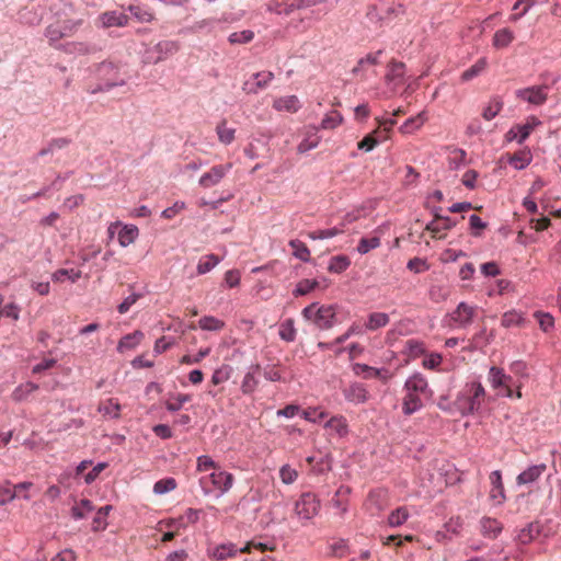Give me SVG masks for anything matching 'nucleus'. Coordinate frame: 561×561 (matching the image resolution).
<instances>
[{"label": "nucleus", "instance_id": "34", "mask_svg": "<svg viewBox=\"0 0 561 561\" xmlns=\"http://www.w3.org/2000/svg\"><path fill=\"white\" fill-rule=\"evenodd\" d=\"M81 276L82 272L80 270L60 268L51 274V279L57 283H62L67 278L71 283H76L79 278H81Z\"/></svg>", "mask_w": 561, "mask_h": 561}, {"label": "nucleus", "instance_id": "23", "mask_svg": "<svg viewBox=\"0 0 561 561\" xmlns=\"http://www.w3.org/2000/svg\"><path fill=\"white\" fill-rule=\"evenodd\" d=\"M491 491L490 496L497 503H502L505 500L504 485L502 482L501 471L495 470L490 473Z\"/></svg>", "mask_w": 561, "mask_h": 561}, {"label": "nucleus", "instance_id": "3", "mask_svg": "<svg viewBox=\"0 0 561 561\" xmlns=\"http://www.w3.org/2000/svg\"><path fill=\"white\" fill-rule=\"evenodd\" d=\"M198 482L205 495L214 491H218L219 495H224L233 486L234 476L220 467L213 472L202 476Z\"/></svg>", "mask_w": 561, "mask_h": 561}, {"label": "nucleus", "instance_id": "7", "mask_svg": "<svg viewBox=\"0 0 561 561\" xmlns=\"http://www.w3.org/2000/svg\"><path fill=\"white\" fill-rule=\"evenodd\" d=\"M320 500L314 493L305 492L295 503V513L300 519L309 520L318 515Z\"/></svg>", "mask_w": 561, "mask_h": 561}, {"label": "nucleus", "instance_id": "1", "mask_svg": "<svg viewBox=\"0 0 561 561\" xmlns=\"http://www.w3.org/2000/svg\"><path fill=\"white\" fill-rule=\"evenodd\" d=\"M402 412L412 415L423 408L425 398L432 394L427 379L420 373L410 376L403 387Z\"/></svg>", "mask_w": 561, "mask_h": 561}, {"label": "nucleus", "instance_id": "10", "mask_svg": "<svg viewBox=\"0 0 561 561\" xmlns=\"http://www.w3.org/2000/svg\"><path fill=\"white\" fill-rule=\"evenodd\" d=\"M516 98L525 101L531 105L540 106L548 99L547 85H534L529 88L519 89L515 92Z\"/></svg>", "mask_w": 561, "mask_h": 561}, {"label": "nucleus", "instance_id": "40", "mask_svg": "<svg viewBox=\"0 0 561 561\" xmlns=\"http://www.w3.org/2000/svg\"><path fill=\"white\" fill-rule=\"evenodd\" d=\"M525 323L523 313L516 310H510L502 316L501 324L504 328L522 327Z\"/></svg>", "mask_w": 561, "mask_h": 561}, {"label": "nucleus", "instance_id": "49", "mask_svg": "<svg viewBox=\"0 0 561 561\" xmlns=\"http://www.w3.org/2000/svg\"><path fill=\"white\" fill-rule=\"evenodd\" d=\"M219 257L215 254H208L203 256L197 264V274L203 275L210 272L218 263Z\"/></svg>", "mask_w": 561, "mask_h": 561}, {"label": "nucleus", "instance_id": "5", "mask_svg": "<svg viewBox=\"0 0 561 561\" xmlns=\"http://www.w3.org/2000/svg\"><path fill=\"white\" fill-rule=\"evenodd\" d=\"M488 380L493 389L499 390V394L507 398H522L519 386L517 387V391L514 392L512 389L513 379L511 376L506 375L502 368L495 366L491 367Z\"/></svg>", "mask_w": 561, "mask_h": 561}, {"label": "nucleus", "instance_id": "36", "mask_svg": "<svg viewBox=\"0 0 561 561\" xmlns=\"http://www.w3.org/2000/svg\"><path fill=\"white\" fill-rule=\"evenodd\" d=\"M382 139L381 130L375 129L373 133L366 135L358 144L360 150L371 151Z\"/></svg>", "mask_w": 561, "mask_h": 561}, {"label": "nucleus", "instance_id": "41", "mask_svg": "<svg viewBox=\"0 0 561 561\" xmlns=\"http://www.w3.org/2000/svg\"><path fill=\"white\" fill-rule=\"evenodd\" d=\"M503 108V101L495 96L491 99L488 105L482 111V117L485 121L493 119Z\"/></svg>", "mask_w": 561, "mask_h": 561}, {"label": "nucleus", "instance_id": "21", "mask_svg": "<svg viewBox=\"0 0 561 561\" xmlns=\"http://www.w3.org/2000/svg\"><path fill=\"white\" fill-rule=\"evenodd\" d=\"M301 107L300 101L296 95L280 96L274 100L273 108L278 112L285 111L296 113Z\"/></svg>", "mask_w": 561, "mask_h": 561}, {"label": "nucleus", "instance_id": "29", "mask_svg": "<svg viewBox=\"0 0 561 561\" xmlns=\"http://www.w3.org/2000/svg\"><path fill=\"white\" fill-rule=\"evenodd\" d=\"M480 526L482 535L492 539L496 538L503 528L497 519L491 517H483L480 522Z\"/></svg>", "mask_w": 561, "mask_h": 561}, {"label": "nucleus", "instance_id": "9", "mask_svg": "<svg viewBox=\"0 0 561 561\" xmlns=\"http://www.w3.org/2000/svg\"><path fill=\"white\" fill-rule=\"evenodd\" d=\"M231 168L232 163L230 162L213 165L207 172L203 173L198 180V184L203 188H210L216 186L230 172Z\"/></svg>", "mask_w": 561, "mask_h": 561}, {"label": "nucleus", "instance_id": "22", "mask_svg": "<svg viewBox=\"0 0 561 561\" xmlns=\"http://www.w3.org/2000/svg\"><path fill=\"white\" fill-rule=\"evenodd\" d=\"M541 123L536 116H528L523 124H515V131L518 135V144H523L537 126Z\"/></svg>", "mask_w": 561, "mask_h": 561}, {"label": "nucleus", "instance_id": "28", "mask_svg": "<svg viewBox=\"0 0 561 561\" xmlns=\"http://www.w3.org/2000/svg\"><path fill=\"white\" fill-rule=\"evenodd\" d=\"M118 231V243L121 247L126 248L134 243L138 238L139 229L135 225H123Z\"/></svg>", "mask_w": 561, "mask_h": 561}, {"label": "nucleus", "instance_id": "48", "mask_svg": "<svg viewBox=\"0 0 561 561\" xmlns=\"http://www.w3.org/2000/svg\"><path fill=\"white\" fill-rule=\"evenodd\" d=\"M38 389V386L34 382H25L23 385H20L14 389L12 392V398L15 401H23L25 400L31 393L36 391Z\"/></svg>", "mask_w": 561, "mask_h": 561}, {"label": "nucleus", "instance_id": "18", "mask_svg": "<svg viewBox=\"0 0 561 561\" xmlns=\"http://www.w3.org/2000/svg\"><path fill=\"white\" fill-rule=\"evenodd\" d=\"M344 397L347 401L359 404L365 403L368 398L367 389L360 383H352L343 390Z\"/></svg>", "mask_w": 561, "mask_h": 561}, {"label": "nucleus", "instance_id": "60", "mask_svg": "<svg viewBox=\"0 0 561 561\" xmlns=\"http://www.w3.org/2000/svg\"><path fill=\"white\" fill-rule=\"evenodd\" d=\"M405 350L409 356L416 358L425 353V345L422 341L411 339L405 342Z\"/></svg>", "mask_w": 561, "mask_h": 561}, {"label": "nucleus", "instance_id": "39", "mask_svg": "<svg viewBox=\"0 0 561 561\" xmlns=\"http://www.w3.org/2000/svg\"><path fill=\"white\" fill-rule=\"evenodd\" d=\"M93 510L94 506L92 502L90 500L83 499L72 506L71 516L75 519H82L85 518Z\"/></svg>", "mask_w": 561, "mask_h": 561}, {"label": "nucleus", "instance_id": "31", "mask_svg": "<svg viewBox=\"0 0 561 561\" xmlns=\"http://www.w3.org/2000/svg\"><path fill=\"white\" fill-rule=\"evenodd\" d=\"M515 38L513 31L507 27L495 32L492 44L495 48L501 49L507 47Z\"/></svg>", "mask_w": 561, "mask_h": 561}, {"label": "nucleus", "instance_id": "33", "mask_svg": "<svg viewBox=\"0 0 561 561\" xmlns=\"http://www.w3.org/2000/svg\"><path fill=\"white\" fill-rule=\"evenodd\" d=\"M389 321L390 318L386 312H373L368 316L365 328L369 331H376L388 325Z\"/></svg>", "mask_w": 561, "mask_h": 561}, {"label": "nucleus", "instance_id": "64", "mask_svg": "<svg viewBox=\"0 0 561 561\" xmlns=\"http://www.w3.org/2000/svg\"><path fill=\"white\" fill-rule=\"evenodd\" d=\"M279 478L283 483L291 484L297 480L298 471L296 469L291 468L289 465H284L279 469Z\"/></svg>", "mask_w": 561, "mask_h": 561}, {"label": "nucleus", "instance_id": "63", "mask_svg": "<svg viewBox=\"0 0 561 561\" xmlns=\"http://www.w3.org/2000/svg\"><path fill=\"white\" fill-rule=\"evenodd\" d=\"M176 488V481L173 478L161 479L153 485V491L157 494H164L173 491Z\"/></svg>", "mask_w": 561, "mask_h": 561}, {"label": "nucleus", "instance_id": "52", "mask_svg": "<svg viewBox=\"0 0 561 561\" xmlns=\"http://www.w3.org/2000/svg\"><path fill=\"white\" fill-rule=\"evenodd\" d=\"M66 37L73 36L83 24V19L58 20Z\"/></svg>", "mask_w": 561, "mask_h": 561}, {"label": "nucleus", "instance_id": "58", "mask_svg": "<svg viewBox=\"0 0 561 561\" xmlns=\"http://www.w3.org/2000/svg\"><path fill=\"white\" fill-rule=\"evenodd\" d=\"M232 373V368L229 365H222L218 369H216L211 376V383L217 386L226 382L230 379Z\"/></svg>", "mask_w": 561, "mask_h": 561}, {"label": "nucleus", "instance_id": "61", "mask_svg": "<svg viewBox=\"0 0 561 561\" xmlns=\"http://www.w3.org/2000/svg\"><path fill=\"white\" fill-rule=\"evenodd\" d=\"M320 142V138L317 135V133H313L312 135L307 136L297 147V151L299 153H306L314 148L318 147Z\"/></svg>", "mask_w": 561, "mask_h": 561}, {"label": "nucleus", "instance_id": "47", "mask_svg": "<svg viewBox=\"0 0 561 561\" xmlns=\"http://www.w3.org/2000/svg\"><path fill=\"white\" fill-rule=\"evenodd\" d=\"M289 245L293 248V255L299 259L302 262H308L310 260V250L308 247L300 240H290Z\"/></svg>", "mask_w": 561, "mask_h": 561}, {"label": "nucleus", "instance_id": "59", "mask_svg": "<svg viewBox=\"0 0 561 561\" xmlns=\"http://www.w3.org/2000/svg\"><path fill=\"white\" fill-rule=\"evenodd\" d=\"M67 54L85 55L89 53V47L82 42H69L60 45V48Z\"/></svg>", "mask_w": 561, "mask_h": 561}, {"label": "nucleus", "instance_id": "57", "mask_svg": "<svg viewBox=\"0 0 561 561\" xmlns=\"http://www.w3.org/2000/svg\"><path fill=\"white\" fill-rule=\"evenodd\" d=\"M405 5L403 3H397L388 7L385 11V14L380 20H383V22H390L394 19H398L405 14Z\"/></svg>", "mask_w": 561, "mask_h": 561}, {"label": "nucleus", "instance_id": "46", "mask_svg": "<svg viewBox=\"0 0 561 561\" xmlns=\"http://www.w3.org/2000/svg\"><path fill=\"white\" fill-rule=\"evenodd\" d=\"M257 370H259V366H256L253 370H249L244 375L242 383H241V391L244 394H250L256 389L259 381L256 379L255 374Z\"/></svg>", "mask_w": 561, "mask_h": 561}, {"label": "nucleus", "instance_id": "56", "mask_svg": "<svg viewBox=\"0 0 561 561\" xmlns=\"http://www.w3.org/2000/svg\"><path fill=\"white\" fill-rule=\"evenodd\" d=\"M319 286V282L316 279H301L296 285V288L294 290V296H305L312 290H314Z\"/></svg>", "mask_w": 561, "mask_h": 561}, {"label": "nucleus", "instance_id": "50", "mask_svg": "<svg viewBox=\"0 0 561 561\" xmlns=\"http://www.w3.org/2000/svg\"><path fill=\"white\" fill-rule=\"evenodd\" d=\"M128 10L141 23H149L154 19V14L149 8L141 5H129Z\"/></svg>", "mask_w": 561, "mask_h": 561}, {"label": "nucleus", "instance_id": "14", "mask_svg": "<svg viewBox=\"0 0 561 561\" xmlns=\"http://www.w3.org/2000/svg\"><path fill=\"white\" fill-rule=\"evenodd\" d=\"M381 55L382 50H377L376 53L368 54L365 57L360 58L357 65L353 68V73L356 76H360L362 80H367L368 69L380 62L379 59Z\"/></svg>", "mask_w": 561, "mask_h": 561}, {"label": "nucleus", "instance_id": "42", "mask_svg": "<svg viewBox=\"0 0 561 561\" xmlns=\"http://www.w3.org/2000/svg\"><path fill=\"white\" fill-rule=\"evenodd\" d=\"M219 468L220 466L217 462H215L211 457L207 455L198 456L196 459V471L198 473L207 474V472H213Z\"/></svg>", "mask_w": 561, "mask_h": 561}, {"label": "nucleus", "instance_id": "2", "mask_svg": "<svg viewBox=\"0 0 561 561\" xmlns=\"http://www.w3.org/2000/svg\"><path fill=\"white\" fill-rule=\"evenodd\" d=\"M486 400V391L481 382H466L454 401L455 409L462 415L479 413Z\"/></svg>", "mask_w": 561, "mask_h": 561}, {"label": "nucleus", "instance_id": "12", "mask_svg": "<svg viewBox=\"0 0 561 561\" xmlns=\"http://www.w3.org/2000/svg\"><path fill=\"white\" fill-rule=\"evenodd\" d=\"M388 506V493L386 490L377 489L369 492L365 501V510L371 515H379Z\"/></svg>", "mask_w": 561, "mask_h": 561}, {"label": "nucleus", "instance_id": "62", "mask_svg": "<svg viewBox=\"0 0 561 561\" xmlns=\"http://www.w3.org/2000/svg\"><path fill=\"white\" fill-rule=\"evenodd\" d=\"M534 317L538 320L539 327L543 332H548L554 325V319L550 313L536 311Z\"/></svg>", "mask_w": 561, "mask_h": 561}, {"label": "nucleus", "instance_id": "30", "mask_svg": "<svg viewBox=\"0 0 561 561\" xmlns=\"http://www.w3.org/2000/svg\"><path fill=\"white\" fill-rule=\"evenodd\" d=\"M45 36L50 46L60 48L61 44H59V42L66 37L61 31L60 22L57 21L56 23L49 24L45 30Z\"/></svg>", "mask_w": 561, "mask_h": 561}, {"label": "nucleus", "instance_id": "19", "mask_svg": "<svg viewBox=\"0 0 561 561\" xmlns=\"http://www.w3.org/2000/svg\"><path fill=\"white\" fill-rule=\"evenodd\" d=\"M455 222L449 217L435 215L434 219L427 224L426 230L432 232L433 238H443L440 232L451 229Z\"/></svg>", "mask_w": 561, "mask_h": 561}, {"label": "nucleus", "instance_id": "26", "mask_svg": "<svg viewBox=\"0 0 561 561\" xmlns=\"http://www.w3.org/2000/svg\"><path fill=\"white\" fill-rule=\"evenodd\" d=\"M540 534V525L538 523H529L523 527L516 539L520 545H528L535 540Z\"/></svg>", "mask_w": 561, "mask_h": 561}, {"label": "nucleus", "instance_id": "54", "mask_svg": "<svg viewBox=\"0 0 561 561\" xmlns=\"http://www.w3.org/2000/svg\"><path fill=\"white\" fill-rule=\"evenodd\" d=\"M380 243V238L377 236L362 238L357 244V251L360 254H366L369 251L379 248Z\"/></svg>", "mask_w": 561, "mask_h": 561}, {"label": "nucleus", "instance_id": "55", "mask_svg": "<svg viewBox=\"0 0 561 561\" xmlns=\"http://www.w3.org/2000/svg\"><path fill=\"white\" fill-rule=\"evenodd\" d=\"M343 232H344L343 228L333 227V228H329V229L310 231V232H308V237L312 240L330 239V238H334Z\"/></svg>", "mask_w": 561, "mask_h": 561}, {"label": "nucleus", "instance_id": "35", "mask_svg": "<svg viewBox=\"0 0 561 561\" xmlns=\"http://www.w3.org/2000/svg\"><path fill=\"white\" fill-rule=\"evenodd\" d=\"M112 505H105L98 510L93 520H92V530L98 533L102 531L107 527L106 517L108 513L112 511Z\"/></svg>", "mask_w": 561, "mask_h": 561}, {"label": "nucleus", "instance_id": "53", "mask_svg": "<svg viewBox=\"0 0 561 561\" xmlns=\"http://www.w3.org/2000/svg\"><path fill=\"white\" fill-rule=\"evenodd\" d=\"M192 397L186 393H176L172 394L169 400L165 402V408L169 411H178L180 410L185 403L191 401Z\"/></svg>", "mask_w": 561, "mask_h": 561}, {"label": "nucleus", "instance_id": "6", "mask_svg": "<svg viewBox=\"0 0 561 561\" xmlns=\"http://www.w3.org/2000/svg\"><path fill=\"white\" fill-rule=\"evenodd\" d=\"M252 549H256L260 552H265L268 547L265 543L248 542L242 548H237L233 543L219 545L209 551L210 558L217 561H222L229 558H234L238 554L250 553Z\"/></svg>", "mask_w": 561, "mask_h": 561}, {"label": "nucleus", "instance_id": "17", "mask_svg": "<svg viewBox=\"0 0 561 561\" xmlns=\"http://www.w3.org/2000/svg\"><path fill=\"white\" fill-rule=\"evenodd\" d=\"M533 161V153L529 148H523L513 154H507V162L515 170L527 168Z\"/></svg>", "mask_w": 561, "mask_h": 561}, {"label": "nucleus", "instance_id": "51", "mask_svg": "<svg viewBox=\"0 0 561 561\" xmlns=\"http://www.w3.org/2000/svg\"><path fill=\"white\" fill-rule=\"evenodd\" d=\"M198 327L205 331H220L225 327V322L213 316H205L199 319Z\"/></svg>", "mask_w": 561, "mask_h": 561}, {"label": "nucleus", "instance_id": "15", "mask_svg": "<svg viewBox=\"0 0 561 561\" xmlns=\"http://www.w3.org/2000/svg\"><path fill=\"white\" fill-rule=\"evenodd\" d=\"M255 83L249 84L248 82L243 85V91L247 93L256 94L260 90H263L268 87V84L274 79V73L272 71H261L255 73L254 76Z\"/></svg>", "mask_w": 561, "mask_h": 561}, {"label": "nucleus", "instance_id": "11", "mask_svg": "<svg viewBox=\"0 0 561 561\" xmlns=\"http://www.w3.org/2000/svg\"><path fill=\"white\" fill-rule=\"evenodd\" d=\"M477 313V307L466 302H460L457 308L449 314L450 322L458 328L470 325Z\"/></svg>", "mask_w": 561, "mask_h": 561}, {"label": "nucleus", "instance_id": "27", "mask_svg": "<svg viewBox=\"0 0 561 561\" xmlns=\"http://www.w3.org/2000/svg\"><path fill=\"white\" fill-rule=\"evenodd\" d=\"M99 412L107 419H118L121 415V404L114 398H108L101 401L99 404Z\"/></svg>", "mask_w": 561, "mask_h": 561}, {"label": "nucleus", "instance_id": "13", "mask_svg": "<svg viewBox=\"0 0 561 561\" xmlns=\"http://www.w3.org/2000/svg\"><path fill=\"white\" fill-rule=\"evenodd\" d=\"M354 373L358 376H363L365 379H373L377 378L380 379L382 382H387L389 379L392 378V374L385 368H375L370 367L366 364H355L353 368Z\"/></svg>", "mask_w": 561, "mask_h": 561}, {"label": "nucleus", "instance_id": "4", "mask_svg": "<svg viewBox=\"0 0 561 561\" xmlns=\"http://www.w3.org/2000/svg\"><path fill=\"white\" fill-rule=\"evenodd\" d=\"M302 317L311 321L317 328L321 330L331 329L335 322V307L332 305H319L313 302L307 306L301 311Z\"/></svg>", "mask_w": 561, "mask_h": 561}, {"label": "nucleus", "instance_id": "32", "mask_svg": "<svg viewBox=\"0 0 561 561\" xmlns=\"http://www.w3.org/2000/svg\"><path fill=\"white\" fill-rule=\"evenodd\" d=\"M325 428L334 432L339 436L343 437L348 432L347 421L342 415L332 416L327 423Z\"/></svg>", "mask_w": 561, "mask_h": 561}, {"label": "nucleus", "instance_id": "45", "mask_svg": "<svg viewBox=\"0 0 561 561\" xmlns=\"http://www.w3.org/2000/svg\"><path fill=\"white\" fill-rule=\"evenodd\" d=\"M426 121L425 114L420 113L414 117L407 119L401 126L400 131L403 134H411L419 129Z\"/></svg>", "mask_w": 561, "mask_h": 561}, {"label": "nucleus", "instance_id": "16", "mask_svg": "<svg viewBox=\"0 0 561 561\" xmlns=\"http://www.w3.org/2000/svg\"><path fill=\"white\" fill-rule=\"evenodd\" d=\"M99 21L102 27H112V26H126L128 24L129 18L124 13H117L116 11H106L99 16Z\"/></svg>", "mask_w": 561, "mask_h": 561}, {"label": "nucleus", "instance_id": "25", "mask_svg": "<svg viewBox=\"0 0 561 561\" xmlns=\"http://www.w3.org/2000/svg\"><path fill=\"white\" fill-rule=\"evenodd\" d=\"M266 7L268 12L286 15L298 10L296 0H271Z\"/></svg>", "mask_w": 561, "mask_h": 561}, {"label": "nucleus", "instance_id": "24", "mask_svg": "<svg viewBox=\"0 0 561 561\" xmlns=\"http://www.w3.org/2000/svg\"><path fill=\"white\" fill-rule=\"evenodd\" d=\"M144 333L139 330L134 331L133 333H128L125 336H123L118 344H117V351L119 353H124L126 351H130L137 347V345L140 344V342L144 340Z\"/></svg>", "mask_w": 561, "mask_h": 561}, {"label": "nucleus", "instance_id": "43", "mask_svg": "<svg viewBox=\"0 0 561 561\" xmlns=\"http://www.w3.org/2000/svg\"><path fill=\"white\" fill-rule=\"evenodd\" d=\"M218 139L224 145H230L234 140L236 129L227 126V122L222 121L216 127Z\"/></svg>", "mask_w": 561, "mask_h": 561}, {"label": "nucleus", "instance_id": "38", "mask_svg": "<svg viewBox=\"0 0 561 561\" xmlns=\"http://www.w3.org/2000/svg\"><path fill=\"white\" fill-rule=\"evenodd\" d=\"M409 517H410V513H409L408 507L400 506L389 514L388 525L390 527H399V526L403 525L408 520Z\"/></svg>", "mask_w": 561, "mask_h": 561}, {"label": "nucleus", "instance_id": "8", "mask_svg": "<svg viewBox=\"0 0 561 561\" xmlns=\"http://www.w3.org/2000/svg\"><path fill=\"white\" fill-rule=\"evenodd\" d=\"M405 83V65L392 59L387 65L385 84L391 93H396Z\"/></svg>", "mask_w": 561, "mask_h": 561}, {"label": "nucleus", "instance_id": "37", "mask_svg": "<svg viewBox=\"0 0 561 561\" xmlns=\"http://www.w3.org/2000/svg\"><path fill=\"white\" fill-rule=\"evenodd\" d=\"M350 265H351V260L348 256H346L344 254L335 255L330 259L328 271L330 273L340 274V273H343L344 271H346Z\"/></svg>", "mask_w": 561, "mask_h": 561}, {"label": "nucleus", "instance_id": "44", "mask_svg": "<svg viewBox=\"0 0 561 561\" xmlns=\"http://www.w3.org/2000/svg\"><path fill=\"white\" fill-rule=\"evenodd\" d=\"M488 61L485 58L478 59L470 68L461 73L462 81H470L485 70Z\"/></svg>", "mask_w": 561, "mask_h": 561}, {"label": "nucleus", "instance_id": "20", "mask_svg": "<svg viewBox=\"0 0 561 561\" xmlns=\"http://www.w3.org/2000/svg\"><path fill=\"white\" fill-rule=\"evenodd\" d=\"M546 470L547 466L545 463L530 466L517 476L516 482L519 485L533 483L537 481Z\"/></svg>", "mask_w": 561, "mask_h": 561}]
</instances>
